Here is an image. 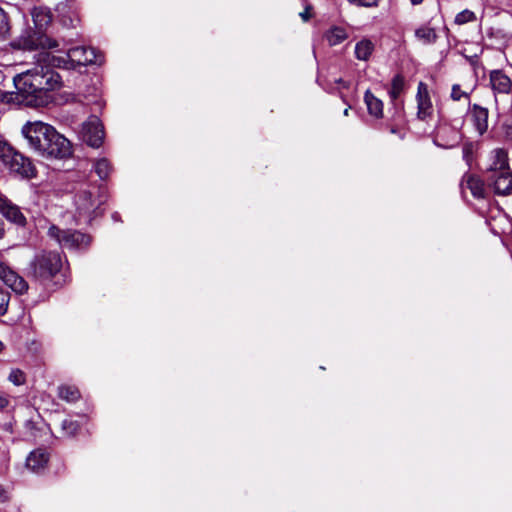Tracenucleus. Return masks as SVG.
I'll return each instance as SVG.
<instances>
[{
  "label": "nucleus",
  "instance_id": "9",
  "mask_svg": "<svg viewBox=\"0 0 512 512\" xmlns=\"http://www.w3.org/2000/svg\"><path fill=\"white\" fill-rule=\"evenodd\" d=\"M510 169L508 151L504 148H495L487 156L485 171L488 175Z\"/></svg>",
  "mask_w": 512,
  "mask_h": 512
},
{
  "label": "nucleus",
  "instance_id": "31",
  "mask_svg": "<svg viewBox=\"0 0 512 512\" xmlns=\"http://www.w3.org/2000/svg\"><path fill=\"white\" fill-rule=\"evenodd\" d=\"M303 3L304 11L300 12L299 16L303 22H308L313 17V7L307 0H303Z\"/></svg>",
  "mask_w": 512,
  "mask_h": 512
},
{
  "label": "nucleus",
  "instance_id": "10",
  "mask_svg": "<svg viewBox=\"0 0 512 512\" xmlns=\"http://www.w3.org/2000/svg\"><path fill=\"white\" fill-rule=\"evenodd\" d=\"M460 140L461 133L458 129L447 124H441L436 130L434 142L439 147L450 149L456 147Z\"/></svg>",
  "mask_w": 512,
  "mask_h": 512
},
{
  "label": "nucleus",
  "instance_id": "28",
  "mask_svg": "<svg viewBox=\"0 0 512 512\" xmlns=\"http://www.w3.org/2000/svg\"><path fill=\"white\" fill-rule=\"evenodd\" d=\"M79 429V423L72 419H65L62 422V430L67 436H74Z\"/></svg>",
  "mask_w": 512,
  "mask_h": 512
},
{
  "label": "nucleus",
  "instance_id": "3",
  "mask_svg": "<svg viewBox=\"0 0 512 512\" xmlns=\"http://www.w3.org/2000/svg\"><path fill=\"white\" fill-rule=\"evenodd\" d=\"M106 195L97 184H84L74 197L75 220L77 223L89 224L103 214L102 205L106 202Z\"/></svg>",
  "mask_w": 512,
  "mask_h": 512
},
{
  "label": "nucleus",
  "instance_id": "41",
  "mask_svg": "<svg viewBox=\"0 0 512 512\" xmlns=\"http://www.w3.org/2000/svg\"><path fill=\"white\" fill-rule=\"evenodd\" d=\"M344 115H348V109L347 108L344 110Z\"/></svg>",
  "mask_w": 512,
  "mask_h": 512
},
{
  "label": "nucleus",
  "instance_id": "40",
  "mask_svg": "<svg viewBox=\"0 0 512 512\" xmlns=\"http://www.w3.org/2000/svg\"><path fill=\"white\" fill-rule=\"evenodd\" d=\"M4 349V344L0 341V353L3 351Z\"/></svg>",
  "mask_w": 512,
  "mask_h": 512
},
{
  "label": "nucleus",
  "instance_id": "5",
  "mask_svg": "<svg viewBox=\"0 0 512 512\" xmlns=\"http://www.w3.org/2000/svg\"><path fill=\"white\" fill-rule=\"evenodd\" d=\"M62 267V258L58 252L43 251L31 262L32 272L40 281L52 279Z\"/></svg>",
  "mask_w": 512,
  "mask_h": 512
},
{
  "label": "nucleus",
  "instance_id": "35",
  "mask_svg": "<svg viewBox=\"0 0 512 512\" xmlns=\"http://www.w3.org/2000/svg\"><path fill=\"white\" fill-rule=\"evenodd\" d=\"M462 152H463V158H464L467 162H469V161H470V159H471L472 152H473V145H472V144H470V143H469V144H465V145L463 146V150H462Z\"/></svg>",
  "mask_w": 512,
  "mask_h": 512
},
{
  "label": "nucleus",
  "instance_id": "2",
  "mask_svg": "<svg viewBox=\"0 0 512 512\" xmlns=\"http://www.w3.org/2000/svg\"><path fill=\"white\" fill-rule=\"evenodd\" d=\"M29 148L45 159H64L72 154L70 141L42 121L27 122L21 129Z\"/></svg>",
  "mask_w": 512,
  "mask_h": 512
},
{
  "label": "nucleus",
  "instance_id": "32",
  "mask_svg": "<svg viewBox=\"0 0 512 512\" xmlns=\"http://www.w3.org/2000/svg\"><path fill=\"white\" fill-rule=\"evenodd\" d=\"M9 294L3 288L0 287V315H3L8 307Z\"/></svg>",
  "mask_w": 512,
  "mask_h": 512
},
{
  "label": "nucleus",
  "instance_id": "8",
  "mask_svg": "<svg viewBox=\"0 0 512 512\" xmlns=\"http://www.w3.org/2000/svg\"><path fill=\"white\" fill-rule=\"evenodd\" d=\"M0 280L17 294H23L28 290L26 280L4 262H0Z\"/></svg>",
  "mask_w": 512,
  "mask_h": 512
},
{
  "label": "nucleus",
  "instance_id": "6",
  "mask_svg": "<svg viewBox=\"0 0 512 512\" xmlns=\"http://www.w3.org/2000/svg\"><path fill=\"white\" fill-rule=\"evenodd\" d=\"M48 235L66 249H84L91 242L89 235L79 231H64L55 225L49 227Z\"/></svg>",
  "mask_w": 512,
  "mask_h": 512
},
{
  "label": "nucleus",
  "instance_id": "36",
  "mask_svg": "<svg viewBox=\"0 0 512 512\" xmlns=\"http://www.w3.org/2000/svg\"><path fill=\"white\" fill-rule=\"evenodd\" d=\"M9 500V491L0 484V503H4Z\"/></svg>",
  "mask_w": 512,
  "mask_h": 512
},
{
  "label": "nucleus",
  "instance_id": "14",
  "mask_svg": "<svg viewBox=\"0 0 512 512\" xmlns=\"http://www.w3.org/2000/svg\"><path fill=\"white\" fill-rule=\"evenodd\" d=\"M489 81L494 94H509L512 91V80L502 70H492Z\"/></svg>",
  "mask_w": 512,
  "mask_h": 512
},
{
  "label": "nucleus",
  "instance_id": "24",
  "mask_svg": "<svg viewBox=\"0 0 512 512\" xmlns=\"http://www.w3.org/2000/svg\"><path fill=\"white\" fill-rule=\"evenodd\" d=\"M58 396L67 402H75L80 398V392L75 386L64 385L59 387Z\"/></svg>",
  "mask_w": 512,
  "mask_h": 512
},
{
  "label": "nucleus",
  "instance_id": "34",
  "mask_svg": "<svg viewBox=\"0 0 512 512\" xmlns=\"http://www.w3.org/2000/svg\"><path fill=\"white\" fill-rule=\"evenodd\" d=\"M11 404V397L8 394L0 393V411L7 409Z\"/></svg>",
  "mask_w": 512,
  "mask_h": 512
},
{
  "label": "nucleus",
  "instance_id": "38",
  "mask_svg": "<svg viewBox=\"0 0 512 512\" xmlns=\"http://www.w3.org/2000/svg\"><path fill=\"white\" fill-rule=\"evenodd\" d=\"M5 235V229H4V224L3 222L0 220V239H2Z\"/></svg>",
  "mask_w": 512,
  "mask_h": 512
},
{
  "label": "nucleus",
  "instance_id": "37",
  "mask_svg": "<svg viewBox=\"0 0 512 512\" xmlns=\"http://www.w3.org/2000/svg\"><path fill=\"white\" fill-rule=\"evenodd\" d=\"M504 135L508 139H512V123L504 125Z\"/></svg>",
  "mask_w": 512,
  "mask_h": 512
},
{
  "label": "nucleus",
  "instance_id": "11",
  "mask_svg": "<svg viewBox=\"0 0 512 512\" xmlns=\"http://www.w3.org/2000/svg\"><path fill=\"white\" fill-rule=\"evenodd\" d=\"M488 181L495 194L506 196L512 194V171L511 169L488 175Z\"/></svg>",
  "mask_w": 512,
  "mask_h": 512
},
{
  "label": "nucleus",
  "instance_id": "18",
  "mask_svg": "<svg viewBox=\"0 0 512 512\" xmlns=\"http://www.w3.org/2000/svg\"><path fill=\"white\" fill-rule=\"evenodd\" d=\"M31 15L36 28L39 30L47 27L52 20V14L46 7L40 6L33 8Z\"/></svg>",
  "mask_w": 512,
  "mask_h": 512
},
{
  "label": "nucleus",
  "instance_id": "12",
  "mask_svg": "<svg viewBox=\"0 0 512 512\" xmlns=\"http://www.w3.org/2000/svg\"><path fill=\"white\" fill-rule=\"evenodd\" d=\"M0 213L9 222L24 227L26 225V217L20 208L13 204L7 197L0 194Z\"/></svg>",
  "mask_w": 512,
  "mask_h": 512
},
{
  "label": "nucleus",
  "instance_id": "22",
  "mask_svg": "<svg viewBox=\"0 0 512 512\" xmlns=\"http://www.w3.org/2000/svg\"><path fill=\"white\" fill-rule=\"evenodd\" d=\"M374 50V44L369 39H362L356 43L355 56L359 60L366 61L370 58Z\"/></svg>",
  "mask_w": 512,
  "mask_h": 512
},
{
  "label": "nucleus",
  "instance_id": "26",
  "mask_svg": "<svg viewBox=\"0 0 512 512\" xmlns=\"http://www.w3.org/2000/svg\"><path fill=\"white\" fill-rule=\"evenodd\" d=\"M8 380L15 386H21L26 383V375L21 369L14 368L10 371Z\"/></svg>",
  "mask_w": 512,
  "mask_h": 512
},
{
  "label": "nucleus",
  "instance_id": "19",
  "mask_svg": "<svg viewBox=\"0 0 512 512\" xmlns=\"http://www.w3.org/2000/svg\"><path fill=\"white\" fill-rule=\"evenodd\" d=\"M364 101L367 106L368 113L375 117L381 118L383 116V102L374 96L369 90L365 92Z\"/></svg>",
  "mask_w": 512,
  "mask_h": 512
},
{
  "label": "nucleus",
  "instance_id": "29",
  "mask_svg": "<svg viewBox=\"0 0 512 512\" xmlns=\"http://www.w3.org/2000/svg\"><path fill=\"white\" fill-rule=\"evenodd\" d=\"M10 31L9 20L6 12L0 8V39H5Z\"/></svg>",
  "mask_w": 512,
  "mask_h": 512
},
{
  "label": "nucleus",
  "instance_id": "16",
  "mask_svg": "<svg viewBox=\"0 0 512 512\" xmlns=\"http://www.w3.org/2000/svg\"><path fill=\"white\" fill-rule=\"evenodd\" d=\"M49 460L48 453L43 449H36L32 451L27 459H26V466L33 472H40L43 470Z\"/></svg>",
  "mask_w": 512,
  "mask_h": 512
},
{
  "label": "nucleus",
  "instance_id": "27",
  "mask_svg": "<svg viewBox=\"0 0 512 512\" xmlns=\"http://www.w3.org/2000/svg\"><path fill=\"white\" fill-rule=\"evenodd\" d=\"M476 19V15L473 11L471 10H468V9H465L461 12H459L456 16H455V23L458 24V25H463V24H466L468 22H472Z\"/></svg>",
  "mask_w": 512,
  "mask_h": 512
},
{
  "label": "nucleus",
  "instance_id": "17",
  "mask_svg": "<svg viewBox=\"0 0 512 512\" xmlns=\"http://www.w3.org/2000/svg\"><path fill=\"white\" fill-rule=\"evenodd\" d=\"M463 187L469 189L474 198L483 199L486 196L485 184L482 179L475 175H465L463 178Z\"/></svg>",
  "mask_w": 512,
  "mask_h": 512
},
{
  "label": "nucleus",
  "instance_id": "7",
  "mask_svg": "<svg viewBox=\"0 0 512 512\" xmlns=\"http://www.w3.org/2000/svg\"><path fill=\"white\" fill-rule=\"evenodd\" d=\"M80 136L87 145L98 148L104 140V129L100 119L97 116H90L82 124Z\"/></svg>",
  "mask_w": 512,
  "mask_h": 512
},
{
  "label": "nucleus",
  "instance_id": "39",
  "mask_svg": "<svg viewBox=\"0 0 512 512\" xmlns=\"http://www.w3.org/2000/svg\"><path fill=\"white\" fill-rule=\"evenodd\" d=\"M411 2L412 5H419L421 4L424 0H409Z\"/></svg>",
  "mask_w": 512,
  "mask_h": 512
},
{
  "label": "nucleus",
  "instance_id": "21",
  "mask_svg": "<svg viewBox=\"0 0 512 512\" xmlns=\"http://www.w3.org/2000/svg\"><path fill=\"white\" fill-rule=\"evenodd\" d=\"M348 37L346 30L343 27L333 26L325 33V38L330 46H336Z\"/></svg>",
  "mask_w": 512,
  "mask_h": 512
},
{
  "label": "nucleus",
  "instance_id": "25",
  "mask_svg": "<svg viewBox=\"0 0 512 512\" xmlns=\"http://www.w3.org/2000/svg\"><path fill=\"white\" fill-rule=\"evenodd\" d=\"M404 89V78L400 74L393 77L391 82V89L389 91L390 97L396 99Z\"/></svg>",
  "mask_w": 512,
  "mask_h": 512
},
{
  "label": "nucleus",
  "instance_id": "4",
  "mask_svg": "<svg viewBox=\"0 0 512 512\" xmlns=\"http://www.w3.org/2000/svg\"><path fill=\"white\" fill-rule=\"evenodd\" d=\"M0 160L11 174L19 178L31 179L36 176V169L30 158L6 142H0Z\"/></svg>",
  "mask_w": 512,
  "mask_h": 512
},
{
  "label": "nucleus",
  "instance_id": "33",
  "mask_svg": "<svg viewBox=\"0 0 512 512\" xmlns=\"http://www.w3.org/2000/svg\"><path fill=\"white\" fill-rule=\"evenodd\" d=\"M350 4L363 7H375L379 0H348Z\"/></svg>",
  "mask_w": 512,
  "mask_h": 512
},
{
  "label": "nucleus",
  "instance_id": "23",
  "mask_svg": "<svg viewBox=\"0 0 512 512\" xmlns=\"http://www.w3.org/2000/svg\"><path fill=\"white\" fill-rule=\"evenodd\" d=\"M93 167L95 173L101 180L107 179L113 170L110 161L106 158L97 159Z\"/></svg>",
  "mask_w": 512,
  "mask_h": 512
},
{
  "label": "nucleus",
  "instance_id": "30",
  "mask_svg": "<svg viewBox=\"0 0 512 512\" xmlns=\"http://www.w3.org/2000/svg\"><path fill=\"white\" fill-rule=\"evenodd\" d=\"M450 97L453 101H460L465 98L467 101L470 99V94L463 91L459 84L452 85Z\"/></svg>",
  "mask_w": 512,
  "mask_h": 512
},
{
  "label": "nucleus",
  "instance_id": "15",
  "mask_svg": "<svg viewBox=\"0 0 512 512\" xmlns=\"http://www.w3.org/2000/svg\"><path fill=\"white\" fill-rule=\"evenodd\" d=\"M488 116L489 111L487 108L478 104H474L471 108V121L477 133L483 135L488 130Z\"/></svg>",
  "mask_w": 512,
  "mask_h": 512
},
{
  "label": "nucleus",
  "instance_id": "13",
  "mask_svg": "<svg viewBox=\"0 0 512 512\" xmlns=\"http://www.w3.org/2000/svg\"><path fill=\"white\" fill-rule=\"evenodd\" d=\"M417 101V117L421 120H425L431 116L433 106L428 90V86L424 82H419L416 94Z\"/></svg>",
  "mask_w": 512,
  "mask_h": 512
},
{
  "label": "nucleus",
  "instance_id": "1",
  "mask_svg": "<svg viewBox=\"0 0 512 512\" xmlns=\"http://www.w3.org/2000/svg\"><path fill=\"white\" fill-rule=\"evenodd\" d=\"M39 45L43 50L34 55V66L14 77L16 100L27 106H44L52 101L51 92L61 87V78L54 68L74 69L103 62L102 56L91 47H74L63 55H55L46 49H56L59 46L56 40L41 36Z\"/></svg>",
  "mask_w": 512,
  "mask_h": 512
},
{
  "label": "nucleus",
  "instance_id": "20",
  "mask_svg": "<svg viewBox=\"0 0 512 512\" xmlns=\"http://www.w3.org/2000/svg\"><path fill=\"white\" fill-rule=\"evenodd\" d=\"M415 37L423 44H433L438 36L436 30L429 25H422L415 30Z\"/></svg>",
  "mask_w": 512,
  "mask_h": 512
}]
</instances>
